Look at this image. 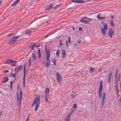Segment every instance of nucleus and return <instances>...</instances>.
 Instances as JSON below:
<instances>
[{
  "label": "nucleus",
  "instance_id": "f257e3e1",
  "mask_svg": "<svg viewBox=\"0 0 121 121\" xmlns=\"http://www.w3.org/2000/svg\"><path fill=\"white\" fill-rule=\"evenodd\" d=\"M40 97L39 96L36 97L34 99V102L32 104L31 107H33L35 104H36L35 106V111H37L38 108L39 106V104L40 103Z\"/></svg>",
  "mask_w": 121,
  "mask_h": 121
},
{
  "label": "nucleus",
  "instance_id": "f03ea898",
  "mask_svg": "<svg viewBox=\"0 0 121 121\" xmlns=\"http://www.w3.org/2000/svg\"><path fill=\"white\" fill-rule=\"evenodd\" d=\"M91 19L88 17H82L80 19V21L84 23L88 24L89 21H91Z\"/></svg>",
  "mask_w": 121,
  "mask_h": 121
},
{
  "label": "nucleus",
  "instance_id": "7ed1b4c3",
  "mask_svg": "<svg viewBox=\"0 0 121 121\" xmlns=\"http://www.w3.org/2000/svg\"><path fill=\"white\" fill-rule=\"evenodd\" d=\"M102 81L101 80L100 83L99 87V89L98 94L99 97L100 98H101L102 96V90L103 89V86L102 85Z\"/></svg>",
  "mask_w": 121,
  "mask_h": 121
},
{
  "label": "nucleus",
  "instance_id": "20e7f679",
  "mask_svg": "<svg viewBox=\"0 0 121 121\" xmlns=\"http://www.w3.org/2000/svg\"><path fill=\"white\" fill-rule=\"evenodd\" d=\"M20 37L18 35L15 36L13 38H12L11 40L8 42V43L10 44H11L16 41L18 38Z\"/></svg>",
  "mask_w": 121,
  "mask_h": 121
},
{
  "label": "nucleus",
  "instance_id": "39448f33",
  "mask_svg": "<svg viewBox=\"0 0 121 121\" xmlns=\"http://www.w3.org/2000/svg\"><path fill=\"white\" fill-rule=\"evenodd\" d=\"M26 69H25V65H24V75L23 78V86L25 88V78L26 76Z\"/></svg>",
  "mask_w": 121,
  "mask_h": 121
},
{
  "label": "nucleus",
  "instance_id": "423d86ee",
  "mask_svg": "<svg viewBox=\"0 0 121 121\" xmlns=\"http://www.w3.org/2000/svg\"><path fill=\"white\" fill-rule=\"evenodd\" d=\"M23 66L20 65L18 66H17L14 69V71L15 73H17L19 71H21L22 68Z\"/></svg>",
  "mask_w": 121,
  "mask_h": 121
},
{
  "label": "nucleus",
  "instance_id": "0eeeda50",
  "mask_svg": "<svg viewBox=\"0 0 121 121\" xmlns=\"http://www.w3.org/2000/svg\"><path fill=\"white\" fill-rule=\"evenodd\" d=\"M45 52L46 54V57H50V49H49L48 51L47 50V45H45L44 46Z\"/></svg>",
  "mask_w": 121,
  "mask_h": 121
},
{
  "label": "nucleus",
  "instance_id": "6e6552de",
  "mask_svg": "<svg viewBox=\"0 0 121 121\" xmlns=\"http://www.w3.org/2000/svg\"><path fill=\"white\" fill-rule=\"evenodd\" d=\"M56 78L57 82H60L62 81V77L60 74L58 72L56 73Z\"/></svg>",
  "mask_w": 121,
  "mask_h": 121
},
{
  "label": "nucleus",
  "instance_id": "1a4fd4ad",
  "mask_svg": "<svg viewBox=\"0 0 121 121\" xmlns=\"http://www.w3.org/2000/svg\"><path fill=\"white\" fill-rule=\"evenodd\" d=\"M109 75L108 79V83H110L111 81V78L112 77V70L110 71H109Z\"/></svg>",
  "mask_w": 121,
  "mask_h": 121
},
{
  "label": "nucleus",
  "instance_id": "9d476101",
  "mask_svg": "<svg viewBox=\"0 0 121 121\" xmlns=\"http://www.w3.org/2000/svg\"><path fill=\"white\" fill-rule=\"evenodd\" d=\"M106 94L105 93H103L102 96V100L101 102V106L102 107L104 105V102L105 101V97Z\"/></svg>",
  "mask_w": 121,
  "mask_h": 121
},
{
  "label": "nucleus",
  "instance_id": "9b49d317",
  "mask_svg": "<svg viewBox=\"0 0 121 121\" xmlns=\"http://www.w3.org/2000/svg\"><path fill=\"white\" fill-rule=\"evenodd\" d=\"M108 34L111 38L112 37V35H114V34L113 30L112 29H111L109 30V32Z\"/></svg>",
  "mask_w": 121,
  "mask_h": 121
},
{
  "label": "nucleus",
  "instance_id": "f8f14e48",
  "mask_svg": "<svg viewBox=\"0 0 121 121\" xmlns=\"http://www.w3.org/2000/svg\"><path fill=\"white\" fill-rule=\"evenodd\" d=\"M8 77L7 76H6L3 78V80L1 81V82L3 83H4L8 81Z\"/></svg>",
  "mask_w": 121,
  "mask_h": 121
},
{
  "label": "nucleus",
  "instance_id": "ddd939ff",
  "mask_svg": "<svg viewBox=\"0 0 121 121\" xmlns=\"http://www.w3.org/2000/svg\"><path fill=\"white\" fill-rule=\"evenodd\" d=\"M62 58H65L66 56V51L65 50H62Z\"/></svg>",
  "mask_w": 121,
  "mask_h": 121
},
{
  "label": "nucleus",
  "instance_id": "4468645a",
  "mask_svg": "<svg viewBox=\"0 0 121 121\" xmlns=\"http://www.w3.org/2000/svg\"><path fill=\"white\" fill-rule=\"evenodd\" d=\"M12 59H7L5 62L4 63L5 64H10L12 63Z\"/></svg>",
  "mask_w": 121,
  "mask_h": 121
},
{
  "label": "nucleus",
  "instance_id": "2eb2a0df",
  "mask_svg": "<svg viewBox=\"0 0 121 121\" xmlns=\"http://www.w3.org/2000/svg\"><path fill=\"white\" fill-rule=\"evenodd\" d=\"M101 13L98 14L97 16V18L99 20H101L104 19L105 18L104 17H100Z\"/></svg>",
  "mask_w": 121,
  "mask_h": 121
},
{
  "label": "nucleus",
  "instance_id": "dca6fc26",
  "mask_svg": "<svg viewBox=\"0 0 121 121\" xmlns=\"http://www.w3.org/2000/svg\"><path fill=\"white\" fill-rule=\"evenodd\" d=\"M71 115L68 114L67 117L64 119V120L65 121H69Z\"/></svg>",
  "mask_w": 121,
  "mask_h": 121
},
{
  "label": "nucleus",
  "instance_id": "f3484780",
  "mask_svg": "<svg viewBox=\"0 0 121 121\" xmlns=\"http://www.w3.org/2000/svg\"><path fill=\"white\" fill-rule=\"evenodd\" d=\"M49 89L48 88H46L45 90V95H48L49 93Z\"/></svg>",
  "mask_w": 121,
  "mask_h": 121
},
{
  "label": "nucleus",
  "instance_id": "a211bd4d",
  "mask_svg": "<svg viewBox=\"0 0 121 121\" xmlns=\"http://www.w3.org/2000/svg\"><path fill=\"white\" fill-rule=\"evenodd\" d=\"M36 44L35 43H30L29 45L27 46L28 47H32L35 46V45Z\"/></svg>",
  "mask_w": 121,
  "mask_h": 121
},
{
  "label": "nucleus",
  "instance_id": "6ab92c4d",
  "mask_svg": "<svg viewBox=\"0 0 121 121\" xmlns=\"http://www.w3.org/2000/svg\"><path fill=\"white\" fill-rule=\"evenodd\" d=\"M31 31L30 30H27L25 33V34L27 35H30L31 34Z\"/></svg>",
  "mask_w": 121,
  "mask_h": 121
},
{
  "label": "nucleus",
  "instance_id": "aec40b11",
  "mask_svg": "<svg viewBox=\"0 0 121 121\" xmlns=\"http://www.w3.org/2000/svg\"><path fill=\"white\" fill-rule=\"evenodd\" d=\"M22 97V91H21L20 92V96L19 98V100L20 101V104L21 103V102Z\"/></svg>",
  "mask_w": 121,
  "mask_h": 121
},
{
  "label": "nucleus",
  "instance_id": "412c9836",
  "mask_svg": "<svg viewBox=\"0 0 121 121\" xmlns=\"http://www.w3.org/2000/svg\"><path fill=\"white\" fill-rule=\"evenodd\" d=\"M52 4H51L49 5H48V6L47 7V8L45 10H48L49 9H51V8L52 7Z\"/></svg>",
  "mask_w": 121,
  "mask_h": 121
},
{
  "label": "nucleus",
  "instance_id": "4be33fe9",
  "mask_svg": "<svg viewBox=\"0 0 121 121\" xmlns=\"http://www.w3.org/2000/svg\"><path fill=\"white\" fill-rule=\"evenodd\" d=\"M118 77H117V78H116V79L115 80V86H118Z\"/></svg>",
  "mask_w": 121,
  "mask_h": 121
},
{
  "label": "nucleus",
  "instance_id": "5701e85b",
  "mask_svg": "<svg viewBox=\"0 0 121 121\" xmlns=\"http://www.w3.org/2000/svg\"><path fill=\"white\" fill-rule=\"evenodd\" d=\"M103 26L104 28V29L105 30H107V28H108V27L107 23H105L103 25Z\"/></svg>",
  "mask_w": 121,
  "mask_h": 121
},
{
  "label": "nucleus",
  "instance_id": "b1692460",
  "mask_svg": "<svg viewBox=\"0 0 121 121\" xmlns=\"http://www.w3.org/2000/svg\"><path fill=\"white\" fill-rule=\"evenodd\" d=\"M113 20H111L110 21V23L111 26L113 27L114 26V24L113 22Z\"/></svg>",
  "mask_w": 121,
  "mask_h": 121
},
{
  "label": "nucleus",
  "instance_id": "393cba45",
  "mask_svg": "<svg viewBox=\"0 0 121 121\" xmlns=\"http://www.w3.org/2000/svg\"><path fill=\"white\" fill-rule=\"evenodd\" d=\"M76 109H73L72 108V110H71V112L69 114V115H70L71 116V115L74 112H75V110Z\"/></svg>",
  "mask_w": 121,
  "mask_h": 121
},
{
  "label": "nucleus",
  "instance_id": "a878e982",
  "mask_svg": "<svg viewBox=\"0 0 121 121\" xmlns=\"http://www.w3.org/2000/svg\"><path fill=\"white\" fill-rule=\"evenodd\" d=\"M38 53L39 54V58H40V57L41 55V54L40 51V48H39L38 49Z\"/></svg>",
  "mask_w": 121,
  "mask_h": 121
},
{
  "label": "nucleus",
  "instance_id": "bb28decb",
  "mask_svg": "<svg viewBox=\"0 0 121 121\" xmlns=\"http://www.w3.org/2000/svg\"><path fill=\"white\" fill-rule=\"evenodd\" d=\"M50 64V61H47L46 63V66L47 67H48Z\"/></svg>",
  "mask_w": 121,
  "mask_h": 121
},
{
  "label": "nucleus",
  "instance_id": "cd10ccee",
  "mask_svg": "<svg viewBox=\"0 0 121 121\" xmlns=\"http://www.w3.org/2000/svg\"><path fill=\"white\" fill-rule=\"evenodd\" d=\"M101 30L102 31V32L103 34L104 35H105V30L104 29L103 27H102L101 28Z\"/></svg>",
  "mask_w": 121,
  "mask_h": 121
},
{
  "label": "nucleus",
  "instance_id": "c85d7f7f",
  "mask_svg": "<svg viewBox=\"0 0 121 121\" xmlns=\"http://www.w3.org/2000/svg\"><path fill=\"white\" fill-rule=\"evenodd\" d=\"M52 61L53 62V63L54 64V65H56V59L55 58H53L52 60Z\"/></svg>",
  "mask_w": 121,
  "mask_h": 121
},
{
  "label": "nucleus",
  "instance_id": "c756f323",
  "mask_svg": "<svg viewBox=\"0 0 121 121\" xmlns=\"http://www.w3.org/2000/svg\"><path fill=\"white\" fill-rule=\"evenodd\" d=\"M95 69L94 68H92V67L90 68V72L91 73H93L94 72Z\"/></svg>",
  "mask_w": 121,
  "mask_h": 121
},
{
  "label": "nucleus",
  "instance_id": "7c9ffc66",
  "mask_svg": "<svg viewBox=\"0 0 121 121\" xmlns=\"http://www.w3.org/2000/svg\"><path fill=\"white\" fill-rule=\"evenodd\" d=\"M76 95V93H73L71 95V97L72 98H73L75 97Z\"/></svg>",
  "mask_w": 121,
  "mask_h": 121
},
{
  "label": "nucleus",
  "instance_id": "2f4dec72",
  "mask_svg": "<svg viewBox=\"0 0 121 121\" xmlns=\"http://www.w3.org/2000/svg\"><path fill=\"white\" fill-rule=\"evenodd\" d=\"M48 95H45V99L46 102L47 103H48Z\"/></svg>",
  "mask_w": 121,
  "mask_h": 121
},
{
  "label": "nucleus",
  "instance_id": "473e14b6",
  "mask_svg": "<svg viewBox=\"0 0 121 121\" xmlns=\"http://www.w3.org/2000/svg\"><path fill=\"white\" fill-rule=\"evenodd\" d=\"M73 108L76 109L77 108V105L76 104L74 103V104Z\"/></svg>",
  "mask_w": 121,
  "mask_h": 121
},
{
  "label": "nucleus",
  "instance_id": "72a5a7b5",
  "mask_svg": "<svg viewBox=\"0 0 121 121\" xmlns=\"http://www.w3.org/2000/svg\"><path fill=\"white\" fill-rule=\"evenodd\" d=\"M20 85L19 84H18L17 85V90L19 91L20 90Z\"/></svg>",
  "mask_w": 121,
  "mask_h": 121
},
{
  "label": "nucleus",
  "instance_id": "f704fd0d",
  "mask_svg": "<svg viewBox=\"0 0 121 121\" xmlns=\"http://www.w3.org/2000/svg\"><path fill=\"white\" fill-rule=\"evenodd\" d=\"M32 55L33 56V57L34 60H35L36 58V57L35 56V54L34 53H32Z\"/></svg>",
  "mask_w": 121,
  "mask_h": 121
},
{
  "label": "nucleus",
  "instance_id": "c9c22d12",
  "mask_svg": "<svg viewBox=\"0 0 121 121\" xmlns=\"http://www.w3.org/2000/svg\"><path fill=\"white\" fill-rule=\"evenodd\" d=\"M59 44L60 47H61L62 46V41L61 39H59Z\"/></svg>",
  "mask_w": 121,
  "mask_h": 121
},
{
  "label": "nucleus",
  "instance_id": "e433bc0d",
  "mask_svg": "<svg viewBox=\"0 0 121 121\" xmlns=\"http://www.w3.org/2000/svg\"><path fill=\"white\" fill-rule=\"evenodd\" d=\"M62 4H59L56 5L54 7V9H55L59 7V6L61 5H62Z\"/></svg>",
  "mask_w": 121,
  "mask_h": 121
},
{
  "label": "nucleus",
  "instance_id": "4c0bfd02",
  "mask_svg": "<svg viewBox=\"0 0 121 121\" xmlns=\"http://www.w3.org/2000/svg\"><path fill=\"white\" fill-rule=\"evenodd\" d=\"M60 53V51L59 50H58L56 52V54L57 56H58Z\"/></svg>",
  "mask_w": 121,
  "mask_h": 121
},
{
  "label": "nucleus",
  "instance_id": "58836bf2",
  "mask_svg": "<svg viewBox=\"0 0 121 121\" xmlns=\"http://www.w3.org/2000/svg\"><path fill=\"white\" fill-rule=\"evenodd\" d=\"M17 4V3L14 1L12 3L11 6H12L13 7L15 5Z\"/></svg>",
  "mask_w": 121,
  "mask_h": 121
},
{
  "label": "nucleus",
  "instance_id": "ea45409f",
  "mask_svg": "<svg viewBox=\"0 0 121 121\" xmlns=\"http://www.w3.org/2000/svg\"><path fill=\"white\" fill-rule=\"evenodd\" d=\"M70 40L71 39L70 37H68V41L69 44H70L71 43Z\"/></svg>",
  "mask_w": 121,
  "mask_h": 121
},
{
  "label": "nucleus",
  "instance_id": "a19ab883",
  "mask_svg": "<svg viewBox=\"0 0 121 121\" xmlns=\"http://www.w3.org/2000/svg\"><path fill=\"white\" fill-rule=\"evenodd\" d=\"M119 100L120 103L119 104H118V105L120 106H121V96L119 99Z\"/></svg>",
  "mask_w": 121,
  "mask_h": 121
},
{
  "label": "nucleus",
  "instance_id": "79ce46f5",
  "mask_svg": "<svg viewBox=\"0 0 121 121\" xmlns=\"http://www.w3.org/2000/svg\"><path fill=\"white\" fill-rule=\"evenodd\" d=\"M84 2V1L82 0H78V3H83Z\"/></svg>",
  "mask_w": 121,
  "mask_h": 121
},
{
  "label": "nucleus",
  "instance_id": "37998d69",
  "mask_svg": "<svg viewBox=\"0 0 121 121\" xmlns=\"http://www.w3.org/2000/svg\"><path fill=\"white\" fill-rule=\"evenodd\" d=\"M16 75V74L15 73H13L12 75L10 74V76H12L13 78H14L15 77Z\"/></svg>",
  "mask_w": 121,
  "mask_h": 121
},
{
  "label": "nucleus",
  "instance_id": "c03bdc74",
  "mask_svg": "<svg viewBox=\"0 0 121 121\" xmlns=\"http://www.w3.org/2000/svg\"><path fill=\"white\" fill-rule=\"evenodd\" d=\"M71 1L73 2H75L78 3V0H71Z\"/></svg>",
  "mask_w": 121,
  "mask_h": 121
},
{
  "label": "nucleus",
  "instance_id": "a18cd8bd",
  "mask_svg": "<svg viewBox=\"0 0 121 121\" xmlns=\"http://www.w3.org/2000/svg\"><path fill=\"white\" fill-rule=\"evenodd\" d=\"M17 101L18 102H19V101H20L19 100V96L18 95V93H17Z\"/></svg>",
  "mask_w": 121,
  "mask_h": 121
},
{
  "label": "nucleus",
  "instance_id": "49530a36",
  "mask_svg": "<svg viewBox=\"0 0 121 121\" xmlns=\"http://www.w3.org/2000/svg\"><path fill=\"white\" fill-rule=\"evenodd\" d=\"M11 65L13 66H16V65H15V64L14 63H12L10 64Z\"/></svg>",
  "mask_w": 121,
  "mask_h": 121
},
{
  "label": "nucleus",
  "instance_id": "de8ad7c7",
  "mask_svg": "<svg viewBox=\"0 0 121 121\" xmlns=\"http://www.w3.org/2000/svg\"><path fill=\"white\" fill-rule=\"evenodd\" d=\"M14 34V33H11L10 34H9L7 35V36H10L12 35H13Z\"/></svg>",
  "mask_w": 121,
  "mask_h": 121
},
{
  "label": "nucleus",
  "instance_id": "09e8293b",
  "mask_svg": "<svg viewBox=\"0 0 121 121\" xmlns=\"http://www.w3.org/2000/svg\"><path fill=\"white\" fill-rule=\"evenodd\" d=\"M50 57H46V60H47V61H50V59H49V58Z\"/></svg>",
  "mask_w": 121,
  "mask_h": 121
},
{
  "label": "nucleus",
  "instance_id": "8fccbe9b",
  "mask_svg": "<svg viewBox=\"0 0 121 121\" xmlns=\"http://www.w3.org/2000/svg\"><path fill=\"white\" fill-rule=\"evenodd\" d=\"M66 46L67 47L68 46V41L67 40H66Z\"/></svg>",
  "mask_w": 121,
  "mask_h": 121
},
{
  "label": "nucleus",
  "instance_id": "3c124183",
  "mask_svg": "<svg viewBox=\"0 0 121 121\" xmlns=\"http://www.w3.org/2000/svg\"><path fill=\"white\" fill-rule=\"evenodd\" d=\"M115 86L116 87V91L118 90V86Z\"/></svg>",
  "mask_w": 121,
  "mask_h": 121
},
{
  "label": "nucleus",
  "instance_id": "603ef678",
  "mask_svg": "<svg viewBox=\"0 0 121 121\" xmlns=\"http://www.w3.org/2000/svg\"><path fill=\"white\" fill-rule=\"evenodd\" d=\"M4 73H7L9 71L8 70H5L4 71Z\"/></svg>",
  "mask_w": 121,
  "mask_h": 121
},
{
  "label": "nucleus",
  "instance_id": "864d4df0",
  "mask_svg": "<svg viewBox=\"0 0 121 121\" xmlns=\"http://www.w3.org/2000/svg\"><path fill=\"white\" fill-rule=\"evenodd\" d=\"M79 31H82V29L81 27H80L79 28Z\"/></svg>",
  "mask_w": 121,
  "mask_h": 121
},
{
  "label": "nucleus",
  "instance_id": "5fc2aeb1",
  "mask_svg": "<svg viewBox=\"0 0 121 121\" xmlns=\"http://www.w3.org/2000/svg\"><path fill=\"white\" fill-rule=\"evenodd\" d=\"M13 82H12V81H10V86H13Z\"/></svg>",
  "mask_w": 121,
  "mask_h": 121
},
{
  "label": "nucleus",
  "instance_id": "6e6d98bb",
  "mask_svg": "<svg viewBox=\"0 0 121 121\" xmlns=\"http://www.w3.org/2000/svg\"><path fill=\"white\" fill-rule=\"evenodd\" d=\"M12 62L14 63H15V64L16 63H17V61H14V60H12Z\"/></svg>",
  "mask_w": 121,
  "mask_h": 121
},
{
  "label": "nucleus",
  "instance_id": "4d7b16f0",
  "mask_svg": "<svg viewBox=\"0 0 121 121\" xmlns=\"http://www.w3.org/2000/svg\"><path fill=\"white\" fill-rule=\"evenodd\" d=\"M20 0H16L15 1L17 3L18 2L20 1Z\"/></svg>",
  "mask_w": 121,
  "mask_h": 121
},
{
  "label": "nucleus",
  "instance_id": "13d9d810",
  "mask_svg": "<svg viewBox=\"0 0 121 121\" xmlns=\"http://www.w3.org/2000/svg\"><path fill=\"white\" fill-rule=\"evenodd\" d=\"M40 46V45H37V46H36V48H38Z\"/></svg>",
  "mask_w": 121,
  "mask_h": 121
},
{
  "label": "nucleus",
  "instance_id": "bf43d9fd",
  "mask_svg": "<svg viewBox=\"0 0 121 121\" xmlns=\"http://www.w3.org/2000/svg\"><path fill=\"white\" fill-rule=\"evenodd\" d=\"M118 72V69L117 68H116V73H117Z\"/></svg>",
  "mask_w": 121,
  "mask_h": 121
},
{
  "label": "nucleus",
  "instance_id": "052dcab7",
  "mask_svg": "<svg viewBox=\"0 0 121 121\" xmlns=\"http://www.w3.org/2000/svg\"><path fill=\"white\" fill-rule=\"evenodd\" d=\"M111 17L112 19H113L114 18V17L113 15H111Z\"/></svg>",
  "mask_w": 121,
  "mask_h": 121
},
{
  "label": "nucleus",
  "instance_id": "680f3d73",
  "mask_svg": "<svg viewBox=\"0 0 121 121\" xmlns=\"http://www.w3.org/2000/svg\"><path fill=\"white\" fill-rule=\"evenodd\" d=\"M117 73H116V74H115V78H117Z\"/></svg>",
  "mask_w": 121,
  "mask_h": 121
},
{
  "label": "nucleus",
  "instance_id": "e2e57ef3",
  "mask_svg": "<svg viewBox=\"0 0 121 121\" xmlns=\"http://www.w3.org/2000/svg\"><path fill=\"white\" fill-rule=\"evenodd\" d=\"M101 71V70L100 69H98V71L99 72H100Z\"/></svg>",
  "mask_w": 121,
  "mask_h": 121
},
{
  "label": "nucleus",
  "instance_id": "0e129e2a",
  "mask_svg": "<svg viewBox=\"0 0 121 121\" xmlns=\"http://www.w3.org/2000/svg\"><path fill=\"white\" fill-rule=\"evenodd\" d=\"M29 63H31V58H30L29 60Z\"/></svg>",
  "mask_w": 121,
  "mask_h": 121
},
{
  "label": "nucleus",
  "instance_id": "69168bd1",
  "mask_svg": "<svg viewBox=\"0 0 121 121\" xmlns=\"http://www.w3.org/2000/svg\"><path fill=\"white\" fill-rule=\"evenodd\" d=\"M29 116H28L27 117V118L26 120H29Z\"/></svg>",
  "mask_w": 121,
  "mask_h": 121
},
{
  "label": "nucleus",
  "instance_id": "338daca9",
  "mask_svg": "<svg viewBox=\"0 0 121 121\" xmlns=\"http://www.w3.org/2000/svg\"><path fill=\"white\" fill-rule=\"evenodd\" d=\"M38 121H44V120L43 119H40L38 120Z\"/></svg>",
  "mask_w": 121,
  "mask_h": 121
},
{
  "label": "nucleus",
  "instance_id": "774afa93",
  "mask_svg": "<svg viewBox=\"0 0 121 121\" xmlns=\"http://www.w3.org/2000/svg\"><path fill=\"white\" fill-rule=\"evenodd\" d=\"M34 47H31V49L32 50L34 49L35 48Z\"/></svg>",
  "mask_w": 121,
  "mask_h": 121
}]
</instances>
